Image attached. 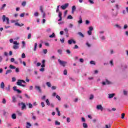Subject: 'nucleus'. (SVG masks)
I'll return each instance as SVG.
<instances>
[{
    "instance_id": "24",
    "label": "nucleus",
    "mask_w": 128,
    "mask_h": 128,
    "mask_svg": "<svg viewBox=\"0 0 128 128\" xmlns=\"http://www.w3.org/2000/svg\"><path fill=\"white\" fill-rule=\"evenodd\" d=\"M7 92H10V85L8 86V88H6Z\"/></svg>"
},
{
    "instance_id": "56",
    "label": "nucleus",
    "mask_w": 128,
    "mask_h": 128,
    "mask_svg": "<svg viewBox=\"0 0 128 128\" xmlns=\"http://www.w3.org/2000/svg\"><path fill=\"white\" fill-rule=\"evenodd\" d=\"M16 78H14V77L12 78V82H16Z\"/></svg>"
},
{
    "instance_id": "31",
    "label": "nucleus",
    "mask_w": 128,
    "mask_h": 128,
    "mask_svg": "<svg viewBox=\"0 0 128 128\" xmlns=\"http://www.w3.org/2000/svg\"><path fill=\"white\" fill-rule=\"evenodd\" d=\"M55 124L56 126H60V122L56 120V121H55Z\"/></svg>"
},
{
    "instance_id": "63",
    "label": "nucleus",
    "mask_w": 128,
    "mask_h": 128,
    "mask_svg": "<svg viewBox=\"0 0 128 128\" xmlns=\"http://www.w3.org/2000/svg\"><path fill=\"white\" fill-rule=\"evenodd\" d=\"M10 62H14V58H11Z\"/></svg>"
},
{
    "instance_id": "12",
    "label": "nucleus",
    "mask_w": 128,
    "mask_h": 128,
    "mask_svg": "<svg viewBox=\"0 0 128 128\" xmlns=\"http://www.w3.org/2000/svg\"><path fill=\"white\" fill-rule=\"evenodd\" d=\"M0 86L2 90H4V82H2Z\"/></svg>"
},
{
    "instance_id": "53",
    "label": "nucleus",
    "mask_w": 128,
    "mask_h": 128,
    "mask_svg": "<svg viewBox=\"0 0 128 128\" xmlns=\"http://www.w3.org/2000/svg\"><path fill=\"white\" fill-rule=\"evenodd\" d=\"M88 34L89 35V36H92V31H90V30H88Z\"/></svg>"
},
{
    "instance_id": "35",
    "label": "nucleus",
    "mask_w": 128,
    "mask_h": 128,
    "mask_svg": "<svg viewBox=\"0 0 128 128\" xmlns=\"http://www.w3.org/2000/svg\"><path fill=\"white\" fill-rule=\"evenodd\" d=\"M68 44H72V39L68 40Z\"/></svg>"
},
{
    "instance_id": "34",
    "label": "nucleus",
    "mask_w": 128,
    "mask_h": 128,
    "mask_svg": "<svg viewBox=\"0 0 128 128\" xmlns=\"http://www.w3.org/2000/svg\"><path fill=\"white\" fill-rule=\"evenodd\" d=\"M64 76H66L68 74V70H64Z\"/></svg>"
},
{
    "instance_id": "32",
    "label": "nucleus",
    "mask_w": 128,
    "mask_h": 128,
    "mask_svg": "<svg viewBox=\"0 0 128 128\" xmlns=\"http://www.w3.org/2000/svg\"><path fill=\"white\" fill-rule=\"evenodd\" d=\"M67 18H68V20H72L73 18H72V16L69 15V16H68Z\"/></svg>"
},
{
    "instance_id": "54",
    "label": "nucleus",
    "mask_w": 128,
    "mask_h": 128,
    "mask_svg": "<svg viewBox=\"0 0 128 128\" xmlns=\"http://www.w3.org/2000/svg\"><path fill=\"white\" fill-rule=\"evenodd\" d=\"M26 124L28 126H32V124H30V123L27 122H26Z\"/></svg>"
},
{
    "instance_id": "58",
    "label": "nucleus",
    "mask_w": 128,
    "mask_h": 128,
    "mask_svg": "<svg viewBox=\"0 0 128 128\" xmlns=\"http://www.w3.org/2000/svg\"><path fill=\"white\" fill-rule=\"evenodd\" d=\"M16 72H20V69L18 68H16Z\"/></svg>"
},
{
    "instance_id": "21",
    "label": "nucleus",
    "mask_w": 128,
    "mask_h": 128,
    "mask_svg": "<svg viewBox=\"0 0 128 128\" xmlns=\"http://www.w3.org/2000/svg\"><path fill=\"white\" fill-rule=\"evenodd\" d=\"M46 102L47 106H50V100H48V99H46Z\"/></svg>"
},
{
    "instance_id": "7",
    "label": "nucleus",
    "mask_w": 128,
    "mask_h": 128,
    "mask_svg": "<svg viewBox=\"0 0 128 128\" xmlns=\"http://www.w3.org/2000/svg\"><path fill=\"white\" fill-rule=\"evenodd\" d=\"M16 86H14L13 87V90L14 92H17L18 94H22V91L18 89H16Z\"/></svg>"
},
{
    "instance_id": "37",
    "label": "nucleus",
    "mask_w": 128,
    "mask_h": 128,
    "mask_svg": "<svg viewBox=\"0 0 128 128\" xmlns=\"http://www.w3.org/2000/svg\"><path fill=\"white\" fill-rule=\"evenodd\" d=\"M90 64H94V66H95L96 62H94V60H92L90 62Z\"/></svg>"
},
{
    "instance_id": "43",
    "label": "nucleus",
    "mask_w": 128,
    "mask_h": 128,
    "mask_svg": "<svg viewBox=\"0 0 128 128\" xmlns=\"http://www.w3.org/2000/svg\"><path fill=\"white\" fill-rule=\"evenodd\" d=\"M56 98L58 100H60V96L58 95H56Z\"/></svg>"
},
{
    "instance_id": "30",
    "label": "nucleus",
    "mask_w": 128,
    "mask_h": 128,
    "mask_svg": "<svg viewBox=\"0 0 128 128\" xmlns=\"http://www.w3.org/2000/svg\"><path fill=\"white\" fill-rule=\"evenodd\" d=\"M56 36V34L52 33L51 35L49 36V38H54Z\"/></svg>"
},
{
    "instance_id": "44",
    "label": "nucleus",
    "mask_w": 128,
    "mask_h": 128,
    "mask_svg": "<svg viewBox=\"0 0 128 128\" xmlns=\"http://www.w3.org/2000/svg\"><path fill=\"white\" fill-rule=\"evenodd\" d=\"M76 8L75 6H72V10H73V12H74V10H76Z\"/></svg>"
},
{
    "instance_id": "16",
    "label": "nucleus",
    "mask_w": 128,
    "mask_h": 128,
    "mask_svg": "<svg viewBox=\"0 0 128 128\" xmlns=\"http://www.w3.org/2000/svg\"><path fill=\"white\" fill-rule=\"evenodd\" d=\"M16 112V114H18V116H22V112H20V110H17Z\"/></svg>"
},
{
    "instance_id": "61",
    "label": "nucleus",
    "mask_w": 128,
    "mask_h": 128,
    "mask_svg": "<svg viewBox=\"0 0 128 128\" xmlns=\"http://www.w3.org/2000/svg\"><path fill=\"white\" fill-rule=\"evenodd\" d=\"M66 52H67V54H70V50H66Z\"/></svg>"
},
{
    "instance_id": "50",
    "label": "nucleus",
    "mask_w": 128,
    "mask_h": 128,
    "mask_svg": "<svg viewBox=\"0 0 128 128\" xmlns=\"http://www.w3.org/2000/svg\"><path fill=\"white\" fill-rule=\"evenodd\" d=\"M64 30L66 32V34H68V28H65L64 29Z\"/></svg>"
},
{
    "instance_id": "41",
    "label": "nucleus",
    "mask_w": 128,
    "mask_h": 128,
    "mask_svg": "<svg viewBox=\"0 0 128 128\" xmlns=\"http://www.w3.org/2000/svg\"><path fill=\"white\" fill-rule=\"evenodd\" d=\"M2 102L4 104H6V99L3 98V99H2Z\"/></svg>"
},
{
    "instance_id": "27",
    "label": "nucleus",
    "mask_w": 128,
    "mask_h": 128,
    "mask_svg": "<svg viewBox=\"0 0 128 128\" xmlns=\"http://www.w3.org/2000/svg\"><path fill=\"white\" fill-rule=\"evenodd\" d=\"M83 128H88V124H86V122L83 123Z\"/></svg>"
},
{
    "instance_id": "9",
    "label": "nucleus",
    "mask_w": 128,
    "mask_h": 128,
    "mask_svg": "<svg viewBox=\"0 0 128 128\" xmlns=\"http://www.w3.org/2000/svg\"><path fill=\"white\" fill-rule=\"evenodd\" d=\"M68 4L66 3V4H65L64 5L62 6L61 8L62 10H66V8H68Z\"/></svg>"
},
{
    "instance_id": "23",
    "label": "nucleus",
    "mask_w": 128,
    "mask_h": 128,
    "mask_svg": "<svg viewBox=\"0 0 128 128\" xmlns=\"http://www.w3.org/2000/svg\"><path fill=\"white\" fill-rule=\"evenodd\" d=\"M56 110L58 112V116H60V110H58V108H56Z\"/></svg>"
},
{
    "instance_id": "1",
    "label": "nucleus",
    "mask_w": 128,
    "mask_h": 128,
    "mask_svg": "<svg viewBox=\"0 0 128 128\" xmlns=\"http://www.w3.org/2000/svg\"><path fill=\"white\" fill-rule=\"evenodd\" d=\"M22 83L26 84V81L22 80H18L16 82V84L17 86H20L26 88V85L22 84Z\"/></svg>"
},
{
    "instance_id": "60",
    "label": "nucleus",
    "mask_w": 128,
    "mask_h": 128,
    "mask_svg": "<svg viewBox=\"0 0 128 128\" xmlns=\"http://www.w3.org/2000/svg\"><path fill=\"white\" fill-rule=\"evenodd\" d=\"M67 122H70V118H67Z\"/></svg>"
},
{
    "instance_id": "36",
    "label": "nucleus",
    "mask_w": 128,
    "mask_h": 128,
    "mask_svg": "<svg viewBox=\"0 0 128 128\" xmlns=\"http://www.w3.org/2000/svg\"><path fill=\"white\" fill-rule=\"evenodd\" d=\"M43 52L44 54H46L48 53V50L44 49L43 50Z\"/></svg>"
},
{
    "instance_id": "19",
    "label": "nucleus",
    "mask_w": 128,
    "mask_h": 128,
    "mask_svg": "<svg viewBox=\"0 0 128 128\" xmlns=\"http://www.w3.org/2000/svg\"><path fill=\"white\" fill-rule=\"evenodd\" d=\"M46 86H48V88H51L52 87V84H50V82H47L46 83Z\"/></svg>"
},
{
    "instance_id": "57",
    "label": "nucleus",
    "mask_w": 128,
    "mask_h": 128,
    "mask_svg": "<svg viewBox=\"0 0 128 128\" xmlns=\"http://www.w3.org/2000/svg\"><path fill=\"white\" fill-rule=\"evenodd\" d=\"M106 84H110V82L108 81V80L106 79Z\"/></svg>"
},
{
    "instance_id": "39",
    "label": "nucleus",
    "mask_w": 128,
    "mask_h": 128,
    "mask_svg": "<svg viewBox=\"0 0 128 128\" xmlns=\"http://www.w3.org/2000/svg\"><path fill=\"white\" fill-rule=\"evenodd\" d=\"M62 50L60 49H59L58 50V54H62Z\"/></svg>"
},
{
    "instance_id": "26",
    "label": "nucleus",
    "mask_w": 128,
    "mask_h": 128,
    "mask_svg": "<svg viewBox=\"0 0 128 128\" xmlns=\"http://www.w3.org/2000/svg\"><path fill=\"white\" fill-rule=\"evenodd\" d=\"M9 68H10L12 70H14V68H16V66L12 64L10 65Z\"/></svg>"
},
{
    "instance_id": "28",
    "label": "nucleus",
    "mask_w": 128,
    "mask_h": 128,
    "mask_svg": "<svg viewBox=\"0 0 128 128\" xmlns=\"http://www.w3.org/2000/svg\"><path fill=\"white\" fill-rule=\"evenodd\" d=\"M12 72V70H6V74H10Z\"/></svg>"
},
{
    "instance_id": "18",
    "label": "nucleus",
    "mask_w": 128,
    "mask_h": 128,
    "mask_svg": "<svg viewBox=\"0 0 128 128\" xmlns=\"http://www.w3.org/2000/svg\"><path fill=\"white\" fill-rule=\"evenodd\" d=\"M80 20L78 21V23L79 24H82V16L79 18Z\"/></svg>"
},
{
    "instance_id": "48",
    "label": "nucleus",
    "mask_w": 128,
    "mask_h": 128,
    "mask_svg": "<svg viewBox=\"0 0 128 128\" xmlns=\"http://www.w3.org/2000/svg\"><path fill=\"white\" fill-rule=\"evenodd\" d=\"M89 30L91 31L92 30H94V28H92V26H90L89 27Z\"/></svg>"
},
{
    "instance_id": "33",
    "label": "nucleus",
    "mask_w": 128,
    "mask_h": 128,
    "mask_svg": "<svg viewBox=\"0 0 128 128\" xmlns=\"http://www.w3.org/2000/svg\"><path fill=\"white\" fill-rule=\"evenodd\" d=\"M26 2L25 1L23 2L22 3V6H26Z\"/></svg>"
},
{
    "instance_id": "3",
    "label": "nucleus",
    "mask_w": 128,
    "mask_h": 128,
    "mask_svg": "<svg viewBox=\"0 0 128 128\" xmlns=\"http://www.w3.org/2000/svg\"><path fill=\"white\" fill-rule=\"evenodd\" d=\"M58 62H59L60 64V66H66V64H68V62L66 61H62V60H60V59H58Z\"/></svg>"
},
{
    "instance_id": "11",
    "label": "nucleus",
    "mask_w": 128,
    "mask_h": 128,
    "mask_svg": "<svg viewBox=\"0 0 128 128\" xmlns=\"http://www.w3.org/2000/svg\"><path fill=\"white\" fill-rule=\"evenodd\" d=\"M15 26H24V24L22 23L20 24L18 22H16Z\"/></svg>"
},
{
    "instance_id": "17",
    "label": "nucleus",
    "mask_w": 128,
    "mask_h": 128,
    "mask_svg": "<svg viewBox=\"0 0 128 128\" xmlns=\"http://www.w3.org/2000/svg\"><path fill=\"white\" fill-rule=\"evenodd\" d=\"M12 102H16V98L14 96H13L12 97Z\"/></svg>"
},
{
    "instance_id": "51",
    "label": "nucleus",
    "mask_w": 128,
    "mask_h": 128,
    "mask_svg": "<svg viewBox=\"0 0 128 128\" xmlns=\"http://www.w3.org/2000/svg\"><path fill=\"white\" fill-rule=\"evenodd\" d=\"M124 116H126V114H124V113H122V117H121V118H124Z\"/></svg>"
},
{
    "instance_id": "42",
    "label": "nucleus",
    "mask_w": 128,
    "mask_h": 128,
    "mask_svg": "<svg viewBox=\"0 0 128 128\" xmlns=\"http://www.w3.org/2000/svg\"><path fill=\"white\" fill-rule=\"evenodd\" d=\"M34 16H38V12H35L34 13Z\"/></svg>"
},
{
    "instance_id": "47",
    "label": "nucleus",
    "mask_w": 128,
    "mask_h": 128,
    "mask_svg": "<svg viewBox=\"0 0 128 128\" xmlns=\"http://www.w3.org/2000/svg\"><path fill=\"white\" fill-rule=\"evenodd\" d=\"M89 2H90V4H94V0H88Z\"/></svg>"
},
{
    "instance_id": "55",
    "label": "nucleus",
    "mask_w": 128,
    "mask_h": 128,
    "mask_svg": "<svg viewBox=\"0 0 128 128\" xmlns=\"http://www.w3.org/2000/svg\"><path fill=\"white\" fill-rule=\"evenodd\" d=\"M24 96L27 98H30L28 95V94H24Z\"/></svg>"
},
{
    "instance_id": "25",
    "label": "nucleus",
    "mask_w": 128,
    "mask_h": 128,
    "mask_svg": "<svg viewBox=\"0 0 128 128\" xmlns=\"http://www.w3.org/2000/svg\"><path fill=\"white\" fill-rule=\"evenodd\" d=\"M43 8L44 7H42V6H40V10L41 12H44Z\"/></svg>"
},
{
    "instance_id": "4",
    "label": "nucleus",
    "mask_w": 128,
    "mask_h": 128,
    "mask_svg": "<svg viewBox=\"0 0 128 128\" xmlns=\"http://www.w3.org/2000/svg\"><path fill=\"white\" fill-rule=\"evenodd\" d=\"M14 44V46H13V48L14 50H18V48L19 46H18V44H20L18 42V41H14L13 42Z\"/></svg>"
},
{
    "instance_id": "38",
    "label": "nucleus",
    "mask_w": 128,
    "mask_h": 128,
    "mask_svg": "<svg viewBox=\"0 0 128 128\" xmlns=\"http://www.w3.org/2000/svg\"><path fill=\"white\" fill-rule=\"evenodd\" d=\"M22 58H26V54L24 53H22Z\"/></svg>"
},
{
    "instance_id": "49",
    "label": "nucleus",
    "mask_w": 128,
    "mask_h": 128,
    "mask_svg": "<svg viewBox=\"0 0 128 128\" xmlns=\"http://www.w3.org/2000/svg\"><path fill=\"white\" fill-rule=\"evenodd\" d=\"M30 38H32V34H28V40H30Z\"/></svg>"
},
{
    "instance_id": "62",
    "label": "nucleus",
    "mask_w": 128,
    "mask_h": 128,
    "mask_svg": "<svg viewBox=\"0 0 128 128\" xmlns=\"http://www.w3.org/2000/svg\"><path fill=\"white\" fill-rule=\"evenodd\" d=\"M74 50L77 49V48H78V45H75L74 46Z\"/></svg>"
},
{
    "instance_id": "13",
    "label": "nucleus",
    "mask_w": 128,
    "mask_h": 128,
    "mask_svg": "<svg viewBox=\"0 0 128 128\" xmlns=\"http://www.w3.org/2000/svg\"><path fill=\"white\" fill-rule=\"evenodd\" d=\"M114 94H108V98H112L113 96H114Z\"/></svg>"
},
{
    "instance_id": "10",
    "label": "nucleus",
    "mask_w": 128,
    "mask_h": 128,
    "mask_svg": "<svg viewBox=\"0 0 128 128\" xmlns=\"http://www.w3.org/2000/svg\"><path fill=\"white\" fill-rule=\"evenodd\" d=\"M62 12H58V17L60 18V19L58 20V22L62 21Z\"/></svg>"
},
{
    "instance_id": "40",
    "label": "nucleus",
    "mask_w": 128,
    "mask_h": 128,
    "mask_svg": "<svg viewBox=\"0 0 128 128\" xmlns=\"http://www.w3.org/2000/svg\"><path fill=\"white\" fill-rule=\"evenodd\" d=\"M41 106H42V108H44V106H46V104H44V102H41Z\"/></svg>"
},
{
    "instance_id": "22",
    "label": "nucleus",
    "mask_w": 128,
    "mask_h": 128,
    "mask_svg": "<svg viewBox=\"0 0 128 128\" xmlns=\"http://www.w3.org/2000/svg\"><path fill=\"white\" fill-rule=\"evenodd\" d=\"M37 46H38V43H35L34 44V52H36V47Z\"/></svg>"
},
{
    "instance_id": "15",
    "label": "nucleus",
    "mask_w": 128,
    "mask_h": 128,
    "mask_svg": "<svg viewBox=\"0 0 128 128\" xmlns=\"http://www.w3.org/2000/svg\"><path fill=\"white\" fill-rule=\"evenodd\" d=\"M12 118L13 120H16V115L15 114H13L12 115Z\"/></svg>"
},
{
    "instance_id": "64",
    "label": "nucleus",
    "mask_w": 128,
    "mask_h": 128,
    "mask_svg": "<svg viewBox=\"0 0 128 128\" xmlns=\"http://www.w3.org/2000/svg\"><path fill=\"white\" fill-rule=\"evenodd\" d=\"M40 70V72H44V68H41Z\"/></svg>"
},
{
    "instance_id": "8",
    "label": "nucleus",
    "mask_w": 128,
    "mask_h": 128,
    "mask_svg": "<svg viewBox=\"0 0 128 128\" xmlns=\"http://www.w3.org/2000/svg\"><path fill=\"white\" fill-rule=\"evenodd\" d=\"M96 109L100 110L102 111L104 110V108L102 107V106L99 104V105H97Z\"/></svg>"
},
{
    "instance_id": "59",
    "label": "nucleus",
    "mask_w": 128,
    "mask_h": 128,
    "mask_svg": "<svg viewBox=\"0 0 128 128\" xmlns=\"http://www.w3.org/2000/svg\"><path fill=\"white\" fill-rule=\"evenodd\" d=\"M94 98V95L91 94L90 97V100H92Z\"/></svg>"
},
{
    "instance_id": "29",
    "label": "nucleus",
    "mask_w": 128,
    "mask_h": 128,
    "mask_svg": "<svg viewBox=\"0 0 128 128\" xmlns=\"http://www.w3.org/2000/svg\"><path fill=\"white\" fill-rule=\"evenodd\" d=\"M28 108H32V104L31 103L28 104Z\"/></svg>"
},
{
    "instance_id": "6",
    "label": "nucleus",
    "mask_w": 128,
    "mask_h": 128,
    "mask_svg": "<svg viewBox=\"0 0 128 128\" xmlns=\"http://www.w3.org/2000/svg\"><path fill=\"white\" fill-rule=\"evenodd\" d=\"M35 89L38 90V92L42 93V88L39 86H35Z\"/></svg>"
},
{
    "instance_id": "45",
    "label": "nucleus",
    "mask_w": 128,
    "mask_h": 128,
    "mask_svg": "<svg viewBox=\"0 0 128 128\" xmlns=\"http://www.w3.org/2000/svg\"><path fill=\"white\" fill-rule=\"evenodd\" d=\"M60 42H61L62 44H64V38L60 39Z\"/></svg>"
},
{
    "instance_id": "2",
    "label": "nucleus",
    "mask_w": 128,
    "mask_h": 128,
    "mask_svg": "<svg viewBox=\"0 0 128 128\" xmlns=\"http://www.w3.org/2000/svg\"><path fill=\"white\" fill-rule=\"evenodd\" d=\"M2 20L4 22H6V24H10V18H8L6 17L5 16V15H3L2 17Z\"/></svg>"
},
{
    "instance_id": "14",
    "label": "nucleus",
    "mask_w": 128,
    "mask_h": 128,
    "mask_svg": "<svg viewBox=\"0 0 128 128\" xmlns=\"http://www.w3.org/2000/svg\"><path fill=\"white\" fill-rule=\"evenodd\" d=\"M78 34L81 38H84V35L82 32H78Z\"/></svg>"
},
{
    "instance_id": "5",
    "label": "nucleus",
    "mask_w": 128,
    "mask_h": 128,
    "mask_svg": "<svg viewBox=\"0 0 128 128\" xmlns=\"http://www.w3.org/2000/svg\"><path fill=\"white\" fill-rule=\"evenodd\" d=\"M22 104V110H24L26 108V104L24 103V102H22L21 103H18V106H20Z\"/></svg>"
},
{
    "instance_id": "20",
    "label": "nucleus",
    "mask_w": 128,
    "mask_h": 128,
    "mask_svg": "<svg viewBox=\"0 0 128 128\" xmlns=\"http://www.w3.org/2000/svg\"><path fill=\"white\" fill-rule=\"evenodd\" d=\"M32 119L34 120H36V116L34 114V113H32Z\"/></svg>"
},
{
    "instance_id": "52",
    "label": "nucleus",
    "mask_w": 128,
    "mask_h": 128,
    "mask_svg": "<svg viewBox=\"0 0 128 128\" xmlns=\"http://www.w3.org/2000/svg\"><path fill=\"white\" fill-rule=\"evenodd\" d=\"M123 92L124 96H126V94H128V92H126V90H124Z\"/></svg>"
},
{
    "instance_id": "46",
    "label": "nucleus",
    "mask_w": 128,
    "mask_h": 128,
    "mask_svg": "<svg viewBox=\"0 0 128 128\" xmlns=\"http://www.w3.org/2000/svg\"><path fill=\"white\" fill-rule=\"evenodd\" d=\"M20 18H24V12H23L20 14Z\"/></svg>"
}]
</instances>
